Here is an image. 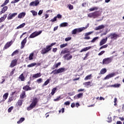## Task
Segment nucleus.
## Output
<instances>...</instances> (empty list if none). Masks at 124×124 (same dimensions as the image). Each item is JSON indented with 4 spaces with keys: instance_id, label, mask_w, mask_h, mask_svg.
Returning a JSON list of instances; mask_svg holds the SVG:
<instances>
[{
    "instance_id": "obj_1",
    "label": "nucleus",
    "mask_w": 124,
    "mask_h": 124,
    "mask_svg": "<svg viewBox=\"0 0 124 124\" xmlns=\"http://www.w3.org/2000/svg\"><path fill=\"white\" fill-rule=\"evenodd\" d=\"M37 103H38V99H37V98H35L33 99V101L30 104V106L27 108L28 111H31V110L35 108Z\"/></svg>"
},
{
    "instance_id": "obj_2",
    "label": "nucleus",
    "mask_w": 124,
    "mask_h": 124,
    "mask_svg": "<svg viewBox=\"0 0 124 124\" xmlns=\"http://www.w3.org/2000/svg\"><path fill=\"white\" fill-rule=\"evenodd\" d=\"M88 28H89V24L86 25L85 27L75 29L72 31V34H76L77 32H81V31H84V30H86V29H88Z\"/></svg>"
},
{
    "instance_id": "obj_3",
    "label": "nucleus",
    "mask_w": 124,
    "mask_h": 124,
    "mask_svg": "<svg viewBox=\"0 0 124 124\" xmlns=\"http://www.w3.org/2000/svg\"><path fill=\"white\" fill-rule=\"evenodd\" d=\"M100 14H99V12L95 11L93 13H89L88 15L89 18H93V19H95V18H97L100 16Z\"/></svg>"
},
{
    "instance_id": "obj_4",
    "label": "nucleus",
    "mask_w": 124,
    "mask_h": 124,
    "mask_svg": "<svg viewBox=\"0 0 124 124\" xmlns=\"http://www.w3.org/2000/svg\"><path fill=\"white\" fill-rule=\"evenodd\" d=\"M112 61H113V57L105 58L103 60L102 64H109L112 62Z\"/></svg>"
},
{
    "instance_id": "obj_5",
    "label": "nucleus",
    "mask_w": 124,
    "mask_h": 124,
    "mask_svg": "<svg viewBox=\"0 0 124 124\" xmlns=\"http://www.w3.org/2000/svg\"><path fill=\"white\" fill-rule=\"evenodd\" d=\"M42 33V31L33 32L30 35L29 38H34V37H36V36H38L39 34H41Z\"/></svg>"
},
{
    "instance_id": "obj_6",
    "label": "nucleus",
    "mask_w": 124,
    "mask_h": 124,
    "mask_svg": "<svg viewBox=\"0 0 124 124\" xmlns=\"http://www.w3.org/2000/svg\"><path fill=\"white\" fill-rule=\"evenodd\" d=\"M108 37H110L111 39H113V40H116L118 37H120V35L117 34L116 33H111L108 35Z\"/></svg>"
},
{
    "instance_id": "obj_7",
    "label": "nucleus",
    "mask_w": 124,
    "mask_h": 124,
    "mask_svg": "<svg viewBox=\"0 0 124 124\" xmlns=\"http://www.w3.org/2000/svg\"><path fill=\"white\" fill-rule=\"evenodd\" d=\"M92 33H93V31L85 33L84 34V39H85L86 40H89V39H91V37H90L89 35H91V34Z\"/></svg>"
},
{
    "instance_id": "obj_8",
    "label": "nucleus",
    "mask_w": 124,
    "mask_h": 124,
    "mask_svg": "<svg viewBox=\"0 0 124 124\" xmlns=\"http://www.w3.org/2000/svg\"><path fill=\"white\" fill-rule=\"evenodd\" d=\"M39 4V0H35V1L31 2L29 5L30 6H37Z\"/></svg>"
},
{
    "instance_id": "obj_9",
    "label": "nucleus",
    "mask_w": 124,
    "mask_h": 124,
    "mask_svg": "<svg viewBox=\"0 0 124 124\" xmlns=\"http://www.w3.org/2000/svg\"><path fill=\"white\" fill-rule=\"evenodd\" d=\"M17 62H18V59H16L12 61L11 64L10 65V67H14V66H16L17 65Z\"/></svg>"
},
{
    "instance_id": "obj_10",
    "label": "nucleus",
    "mask_w": 124,
    "mask_h": 124,
    "mask_svg": "<svg viewBox=\"0 0 124 124\" xmlns=\"http://www.w3.org/2000/svg\"><path fill=\"white\" fill-rule=\"evenodd\" d=\"M11 45H12V41L8 42L3 47V51H4V50H6V49H8V48H9V47H10Z\"/></svg>"
},
{
    "instance_id": "obj_11",
    "label": "nucleus",
    "mask_w": 124,
    "mask_h": 124,
    "mask_svg": "<svg viewBox=\"0 0 124 124\" xmlns=\"http://www.w3.org/2000/svg\"><path fill=\"white\" fill-rule=\"evenodd\" d=\"M68 56H69V57H68ZM63 58L64 59V60L69 61V60H71V59H72V55H70V54L67 53L66 54L64 55Z\"/></svg>"
},
{
    "instance_id": "obj_12",
    "label": "nucleus",
    "mask_w": 124,
    "mask_h": 124,
    "mask_svg": "<svg viewBox=\"0 0 124 124\" xmlns=\"http://www.w3.org/2000/svg\"><path fill=\"white\" fill-rule=\"evenodd\" d=\"M17 16V13H13L12 14H10L7 16V20H12L14 17H15V16Z\"/></svg>"
},
{
    "instance_id": "obj_13",
    "label": "nucleus",
    "mask_w": 124,
    "mask_h": 124,
    "mask_svg": "<svg viewBox=\"0 0 124 124\" xmlns=\"http://www.w3.org/2000/svg\"><path fill=\"white\" fill-rule=\"evenodd\" d=\"M27 97V94H26V91H22L20 94V99H24V98H26Z\"/></svg>"
},
{
    "instance_id": "obj_14",
    "label": "nucleus",
    "mask_w": 124,
    "mask_h": 124,
    "mask_svg": "<svg viewBox=\"0 0 124 124\" xmlns=\"http://www.w3.org/2000/svg\"><path fill=\"white\" fill-rule=\"evenodd\" d=\"M116 76V74L111 73L106 76V77L104 78V80H108V79H110V78H112V77H114V76Z\"/></svg>"
},
{
    "instance_id": "obj_15",
    "label": "nucleus",
    "mask_w": 124,
    "mask_h": 124,
    "mask_svg": "<svg viewBox=\"0 0 124 124\" xmlns=\"http://www.w3.org/2000/svg\"><path fill=\"white\" fill-rule=\"evenodd\" d=\"M27 37H26L22 41L21 43V46L20 47V49H23L24 47H25V45H26V43H27Z\"/></svg>"
},
{
    "instance_id": "obj_16",
    "label": "nucleus",
    "mask_w": 124,
    "mask_h": 124,
    "mask_svg": "<svg viewBox=\"0 0 124 124\" xmlns=\"http://www.w3.org/2000/svg\"><path fill=\"white\" fill-rule=\"evenodd\" d=\"M108 39V37H106V38L102 39L101 41L100 42V46H102V45L105 44V43L107 42Z\"/></svg>"
},
{
    "instance_id": "obj_17",
    "label": "nucleus",
    "mask_w": 124,
    "mask_h": 124,
    "mask_svg": "<svg viewBox=\"0 0 124 124\" xmlns=\"http://www.w3.org/2000/svg\"><path fill=\"white\" fill-rule=\"evenodd\" d=\"M105 28V25L102 24L98 26V27H95V31H100V30H102Z\"/></svg>"
},
{
    "instance_id": "obj_18",
    "label": "nucleus",
    "mask_w": 124,
    "mask_h": 124,
    "mask_svg": "<svg viewBox=\"0 0 124 124\" xmlns=\"http://www.w3.org/2000/svg\"><path fill=\"white\" fill-rule=\"evenodd\" d=\"M67 53H69V50L68 48H65L64 50L61 51L60 55L62 56V55H64V54H66Z\"/></svg>"
},
{
    "instance_id": "obj_19",
    "label": "nucleus",
    "mask_w": 124,
    "mask_h": 124,
    "mask_svg": "<svg viewBox=\"0 0 124 124\" xmlns=\"http://www.w3.org/2000/svg\"><path fill=\"white\" fill-rule=\"evenodd\" d=\"M84 93H79L78 94L74 96V98H76V99H79V98H81V97H83Z\"/></svg>"
},
{
    "instance_id": "obj_20",
    "label": "nucleus",
    "mask_w": 124,
    "mask_h": 124,
    "mask_svg": "<svg viewBox=\"0 0 124 124\" xmlns=\"http://www.w3.org/2000/svg\"><path fill=\"white\" fill-rule=\"evenodd\" d=\"M8 9V7H7V6H4L0 12V14H3V13H5V12L7 11Z\"/></svg>"
},
{
    "instance_id": "obj_21",
    "label": "nucleus",
    "mask_w": 124,
    "mask_h": 124,
    "mask_svg": "<svg viewBox=\"0 0 124 124\" xmlns=\"http://www.w3.org/2000/svg\"><path fill=\"white\" fill-rule=\"evenodd\" d=\"M23 90H24L25 92H28V91H31V88L30 87L29 85H25L23 87Z\"/></svg>"
},
{
    "instance_id": "obj_22",
    "label": "nucleus",
    "mask_w": 124,
    "mask_h": 124,
    "mask_svg": "<svg viewBox=\"0 0 124 124\" xmlns=\"http://www.w3.org/2000/svg\"><path fill=\"white\" fill-rule=\"evenodd\" d=\"M67 69L65 68H60L57 70L58 73H62V72H64L65 71H66Z\"/></svg>"
},
{
    "instance_id": "obj_23",
    "label": "nucleus",
    "mask_w": 124,
    "mask_h": 124,
    "mask_svg": "<svg viewBox=\"0 0 124 124\" xmlns=\"http://www.w3.org/2000/svg\"><path fill=\"white\" fill-rule=\"evenodd\" d=\"M25 16H26V13L22 12V13L19 14V15L18 16V18H19V19H22V18H24V17H25Z\"/></svg>"
},
{
    "instance_id": "obj_24",
    "label": "nucleus",
    "mask_w": 124,
    "mask_h": 124,
    "mask_svg": "<svg viewBox=\"0 0 124 124\" xmlns=\"http://www.w3.org/2000/svg\"><path fill=\"white\" fill-rule=\"evenodd\" d=\"M8 95H9L8 93H7L4 94V95H3V99H2L3 102L5 101V100L7 99V97H8Z\"/></svg>"
},
{
    "instance_id": "obj_25",
    "label": "nucleus",
    "mask_w": 124,
    "mask_h": 124,
    "mask_svg": "<svg viewBox=\"0 0 124 124\" xmlns=\"http://www.w3.org/2000/svg\"><path fill=\"white\" fill-rule=\"evenodd\" d=\"M106 72H107V70L106 69V68H103L100 70V73H99V75L105 74Z\"/></svg>"
},
{
    "instance_id": "obj_26",
    "label": "nucleus",
    "mask_w": 124,
    "mask_h": 124,
    "mask_svg": "<svg viewBox=\"0 0 124 124\" xmlns=\"http://www.w3.org/2000/svg\"><path fill=\"white\" fill-rule=\"evenodd\" d=\"M6 17H7V15L5 14L2 17L0 18V23H2V22H3L5 19H6Z\"/></svg>"
},
{
    "instance_id": "obj_27",
    "label": "nucleus",
    "mask_w": 124,
    "mask_h": 124,
    "mask_svg": "<svg viewBox=\"0 0 124 124\" xmlns=\"http://www.w3.org/2000/svg\"><path fill=\"white\" fill-rule=\"evenodd\" d=\"M91 48H92L91 46H88V47H85V48L82 49L80 51V52L82 53V52H86V51H88V50H90V49H91Z\"/></svg>"
},
{
    "instance_id": "obj_28",
    "label": "nucleus",
    "mask_w": 124,
    "mask_h": 124,
    "mask_svg": "<svg viewBox=\"0 0 124 124\" xmlns=\"http://www.w3.org/2000/svg\"><path fill=\"white\" fill-rule=\"evenodd\" d=\"M41 76V73H38L35 74L33 75L32 78H38Z\"/></svg>"
},
{
    "instance_id": "obj_29",
    "label": "nucleus",
    "mask_w": 124,
    "mask_h": 124,
    "mask_svg": "<svg viewBox=\"0 0 124 124\" xmlns=\"http://www.w3.org/2000/svg\"><path fill=\"white\" fill-rule=\"evenodd\" d=\"M56 92H57V87H55L53 88L51 90V95H54L55 93H56Z\"/></svg>"
},
{
    "instance_id": "obj_30",
    "label": "nucleus",
    "mask_w": 124,
    "mask_h": 124,
    "mask_svg": "<svg viewBox=\"0 0 124 124\" xmlns=\"http://www.w3.org/2000/svg\"><path fill=\"white\" fill-rule=\"evenodd\" d=\"M26 26V23H23L21 24H20L19 26L16 27V30H19V29H22V28H24Z\"/></svg>"
},
{
    "instance_id": "obj_31",
    "label": "nucleus",
    "mask_w": 124,
    "mask_h": 124,
    "mask_svg": "<svg viewBox=\"0 0 124 124\" xmlns=\"http://www.w3.org/2000/svg\"><path fill=\"white\" fill-rule=\"evenodd\" d=\"M14 100V96H12L9 97L8 101V103L9 104V103H11V101H13Z\"/></svg>"
},
{
    "instance_id": "obj_32",
    "label": "nucleus",
    "mask_w": 124,
    "mask_h": 124,
    "mask_svg": "<svg viewBox=\"0 0 124 124\" xmlns=\"http://www.w3.org/2000/svg\"><path fill=\"white\" fill-rule=\"evenodd\" d=\"M19 79L21 80V81H25V77L24 76V74H21L19 77Z\"/></svg>"
},
{
    "instance_id": "obj_33",
    "label": "nucleus",
    "mask_w": 124,
    "mask_h": 124,
    "mask_svg": "<svg viewBox=\"0 0 124 124\" xmlns=\"http://www.w3.org/2000/svg\"><path fill=\"white\" fill-rule=\"evenodd\" d=\"M19 54V49H16L11 54V56H15V55H18Z\"/></svg>"
},
{
    "instance_id": "obj_34",
    "label": "nucleus",
    "mask_w": 124,
    "mask_h": 124,
    "mask_svg": "<svg viewBox=\"0 0 124 124\" xmlns=\"http://www.w3.org/2000/svg\"><path fill=\"white\" fill-rule=\"evenodd\" d=\"M91 79H92V74L87 76L85 78L84 80L87 81V80H91Z\"/></svg>"
},
{
    "instance_id": "obj_35",
    "label": "nucleus",
    "mask_w": 124,
    "mask_h": 124,
    "mask_svg": "<svg viewBox=\"0 0 124 124\" xmlns=\"http://www.w3.org/2000/svg\"><path fill=\"white\" fill-rule=\"evenodd\" d=\"M50 81H51L50 78L47 79L43 84V86H47V84L50 83Z\"/></svg>"
},
{
    "instance_id": "obj_36",
    "label": "nucleus",
    "mask_w": 124,
    "mask_h": 124,
    "mask_svg": "<svg viewBox=\"0 0 124 124\" xmlns=\"http://www.w3.org/2000/svg\"><path fill=\"white\" fill-rule=\"evenodd\" d=\"M68 23L67 22H63L60 24V27H67Z\"/></svg>"
},
{
    "instance_id": "obj_37",
    "label": "nucleus",
    "mask_w": 124,
    "mask_h": 124,
    "mask_svg": "<svg viewBox=\"0 0 124 124\" xmlns=\"http://www.w3.org/2000/svg\"><path fill=\"white\" fill-rule=\"evenodd\" d=\"M24 121H25V118L24 117H21L19 120L18 121H17V124H22V123H23V122H24Z\"/></svg>"
},
{
    "instance_id": "obj_38",
    "label": "nucleus",
    "mask_w": 124,
    "mask_h": 124,
    "mask_svg": "<svg viewBox=\"0 0 124 124\" xmlns=\"http://www.w3.org/2000/svg\"><path fill=\"white\" fill-rule=\"evenodd\" d=\"M110 87H113V88H120V87H121V84H115L111 85Z\"/></svg>"
},
{
    "instance_id": "obj_39",
    "label": "nucleus",
    "mask_w": 124,
    "mask_h": 124,
    "mask_svg": "<svg viewBox=\"0 0 124 124\" xmlns=\"http://www.w3.org/2000/svg\"><path fill=\"white\" fill-rule=\"evenodd\" d=\"M29 61H31L33 60V52L31 53L29 57Z\"/></svg>"
},
{
    "instance_id": "obj_40",
    "label": "nucleus",
    "mask_w": 124,
    "mask_h": 124,
    "mask_svg": "<svg viewBox=\"0 0 124 124\" xmlns=\"http://www.w3.org/2000/svg\"><path fill=\"white\" fill-rule=\"evenodd\" d=\"M97 9H98L97 7H94L89 9V11L91 12L92 11H94V10H97Z\"/></svg>"
},
{
    "instance_id": "obj_41",
    "label": "nucleus",
    "mask_w": 124,
    "mask_h": 124,
    "mask_svg": "<svg viewBox=\"0 0 124 124\" xmlns=\"http://www.w3.org/2000/svg\"><path fill=\"white\" fill-rule=\"evenodd\" d=\"M9 2V0H5L4 2L1 5V7H3V6H5Z\"/></svg>"
},
{
    "instance_id": "obj_42",
    "label": "nucleus",
    "mask_w": 124,
    "mask_h": 124,
    "mask_svg": "<svg viewBox=\"0 0 124 124\" xmlns=\"http://www.w3.org/2000/svg\"><path fill=\"white\" fill-rule=\"evenodd\" d=\"M22 105H23L22 100H18L17 101V105H18V106H22Z\"/></svg>"
},
{
    "instance_id": "obj_43",
    "label": "nucleus",
    "mask_w": 124,
    "mask_h": 124,
    "mask_svg": "<svg viewBox=\"0 0 124 124\" xmlns=\"http://www.w3.org/2000/svg\"><path fill=\"white\" fill-rule=\"evenodd\" d=\"M36 63H32L27 65V67H33V66H35L36 65Z\"/></svg>"
},
{
    "instance_id": "obj_44",
    "label": "nucleus",
    "mask_w": 124,
    "mask_h": 124,
    "mask_svg": "<svg viewBox=\"0 0 124 124\" xmlns=\"http://www.w3.org/2000/svg\"><path fill=\"white\" fill-rule=\"evenodd\" d=\"M48 53L47 50H46V49L45 48L43 49L41 51V54H42V55H44L45 54H46Z\"/></svg>"
},
{
    "instance_id": "obj_45",
    "label": "nucleus",
    "mask_w": 124,
    "mask_h": 124,
    "mask_svg": "<svg viewBox=\"0 0 124 124\" xmlns=\"http://www.w3.org/2000/svg\"><path fill=\"white\" fill-rule=\"evenodd\" d=\"M99 38V37H95L93 38V39L91 41V43H94V42H95L96 40H97V39H98Z\"/></svg>"
},
{
    "instance_id": "obj_46",
    "label": "nucleus",
    "mask_w": 124,
    "mask_h": 124,
    "mask_svg": "<svg viewBox=\"0 0 124 124\" xmlns=\"http://www.w3.org/2000/svg\"><path fill=\"white\" fill-rule=\"evenodd\" d=\"M45 48L46 50V51H47V53L49 51H51V49L49 46H46V48Z\"/></svg>"
},
{
    "instance_id": "obj_47",
    "label": "nucleus",
    "mask_w": 124,
    "mask_h": 124,
    "mask_svg": "<svg viewBox=\"0 0 124 124\" xmlns=\"http://www.w3.org/2000/svg\"><path fill=\"white\" fill-rule=\"evenodd\" d=\"M67 45H68L67 43L62 44L60 45V48L61 49H62V48H64V47H66Z\"/></svg>"
},
{
    "instance_id": "obj_48",
    "label": "nucleus",
    "mask_w": 124,
    "mask_h": 124,
    "mask_svg": "<svg viewBox=\"0 0 124 124\" xmlns=\"http://www.w3.org/2000/svg\"><path fill=\"white\" fill-rule=\"evenodd\" d=\"M61 65V62H59L57 64H55L54 65V68H52V69H55V68H58V67H59V65Z\"/></svg>"
},
{
    "instance_id": "obj_49",
    "label": "nucleus",
    "mask_w": 124,
    "mask_h": 124,
    "mask_svg": "<svg viewBox=\"0 0 124 124\" xmlns=\"http://www.w3.org/2000/svg\"><path fill=\"white\" fill-rule=\"evenodd\" d=\"M31 12L33 16H37V12H36L35 11L32 10L31 11Z\"/></svg>"
},
{
    "instance_id": "obj_50",
    "label": "nucleus",
    "mask_w": 124,
    "mask_h": 124,
    "mask_svg": "<svg viewBox=\"0 0 124 124\" xmlns=\"http://www.w3.org/2000/svg\"><path fill=\"white\" fill-rule=\"evenodd\" d=\"M13 109H14V107L12 106L11 107H10L8 109V113H10L12 110H13Z\"/></svg>"
},
{
    "instance_id": "obj_51",
    "label": "nucleus",
    "mask_w": 124,
    "mask_h": 124,
    "mask_svg": "<svg viewBox=\"0 0 124 124\" xmlns=\"http://www.w3.org/2000/svg\"><path fill=\"white\" fill-rule=\"evenodd\" d=\"M89 55H90V52H88L86 54L85 56L83 58V61H85V60H87V58H88V57H89Z\"/></svg>"
},
{
    "instance_id": "obj_52",
    "label": "nucleus",
    "mask_w": 124,
    "mask_h": 124,
    "mask_svg": "<svg viewBox=\"0 0 124 124\" xmlns=\"http://www.w3.org/2000/svg\"><path fill=\"white\" fill-rule=\"evenodd\" d=\"M85 86H90L91 85V81L85 82L83 83Z\"/></svg>"
},
{
    "instance_id": "obj_53",
    "label": "nucleus",
    "mask_w": 124,
    "mask_h": 124,
    "mask_svg": "<svg viewBox=\"0 0 124 124\" xmlns=\"http://www.w3.org/2000/svg\"><path fill=\"white\" fill-rule=\"evenodd\" d=\"M107 47H108V45H105L100 47V50H101V49H103L104 48H107Z\"/></svg>"
},
{
    "instance_id": "obj_54",
    "label": "nucleus",
    "mask_w": 124,
    "mask_h": 124,
    "mask_svg": "<svg viewBox=\"0 0 124 124\" xmlns=\"http://www.w3.org/2000/svg\"><path fill=\"white\" fill-rule=\"evenodd\" d=\"M52 73H53V74L55 75V74H59V73L58 72V70H54L53 71H52V72H51V74Z\"/></svg>"
},
{
    "instance_id": "obj_55",
    "label": "nucleus",
    "mask_w": 124,
    "mask_h": 124,
    "mask_svg": "<svg viewBox=\"0 0 124 124\" xmlns=\"http://www.w3.org/2000/svg\"><path fill=\"white\" fill-rule=\"evenodd\" d=\"M36 82L38 83V84H40V83L42 82V78H40L37 79Z\"/></svg>"
},
{
    "instance_id": "obj_56",
    "label": "nucleus",
    "mask_w": 124,
    "mask_h": 124,
    "mask_svg": "<svg viewBox=\"0 0 124 124\" xmlns=\"http://www.w3.org/2000/svg\"><path fill=\"white\" fill-rule=\"evenodd\" d=\"M68 6L69 7V9H70V10H72V9H73L74 7H73V5L69 4V5H68Z\"/></svg>"
},
{
    "instance_id": "obj_57",
    "label": "nucleus",
    "mask_w": 124,
    "mask_h": 124,
    "mask_svg": "<svg viewBox=\"0 0 124 124\" xmlns=\"http://www.w3.org/2000/svg\"><path fill=\"white\" fill-rule=\"evenodd\" d=\"M55 17H56V18H58V19H62V16L61 14H58Z\"/></svg>"
},
{
    "instance_id": "obj_58",
    "label": "nucleus",
    "mask_w": 124,
    "mask_h": 124,
    "mask_svg": "<svg viewBox=\"0 0 124 124\" xmlns=\"http://www.w3.org/2000/svg\"><path fill=\"white\" fill-rule=\"evenodd\" d=\"M56 21H57V17L56 16H55L53 18L50 20V22H52V23L54 22H56Z\"/></svg>"
},
{
    "instance_id": "obj_59",
    "label": "nucleus",
    "mask_w": 124,
    "mask_h": 124,
    "mask_svg": "<svg viewBox=\"0 0 124 124\" xmlns=\"http://www.w3.org/2000/svg\"><path fill=\"white\" fill-rule=\"evenodd\" d=\"M18 1H20V0H15L14 1H12L11 2V3H12V4L16 3L17 2H18Z\"/></svg>"
},
{
    "instance_id": "obj_60",
    "label": "nucleus",
    "mask_w": 124,
    "mask_h": 124,
    "mask_svg": "<svg viewBox=\"0 0 124 124\" xmlns=\"http://www.w3.org/2000/svg\"><path fill=\"white\" fill-rule=\"evenodd\" d=\"M69 40H71V37H68L65 38V41L66 42L69 41Z\"/></svg>"
},
{
    "instance_id": "obj_61",
    "label": "nucleus",
    "mask_w": 124,
    "mask_h": 124,
    "mask_svg": "<svg viewBox=\"0 0 124 124\" xmlns=\"http://www.w3.org/2000/svg\"><path fill=\"white\" fill-rule=\"evenodd\" d=\"M104 53H105V51L103 50L102 51H101L99 53H98V56H101L102 55H103V54H104Z\"/></svg>"
},
{
    "instance_id": "obj_62",
    "label": "nucleus",
    "mask_w": 124,
    "mask_h": 124,
    "mask_svg": "<svg viewBox=\"0 0 124 124\" xmlns=\"http://www.w3.org/2000/svg\"><path fill=\"white\" fill-rule=\"evenodd\" d=\"M78 93H81V92H85V89H80L78 90Z\"/></svg>"
},
{
    "instance_id": "obj_63",
    "label": "nucleus",
    "mask_w": 124,
    "mask_h": 124,
    "mask_svg": "<svg viewBox=\"0 0 124 124\" xmlns=\"http://www.w3.org/2000/svg\"><path fill=\"white\" fill-rule=\"evenodd\" d=\"M61 99V96L57 97L56 99H54V101H59Z\"/></svg>"
},
{
    "instance_id": "obj_64",
    "label": "nucleus",
    "mask_w": 124,
    "mask_h": 124,
    "mask_svg": "<svg viewBox=\"0 0 124 124\" xmlns=\"http://www.w3.org/2000/svg\"><path fill=\"white\" fill-rule=\"evenodd\" d=\"M42 13H43V10H40L39 11L38 14V15H41V14H42Z\"/></svg>"
}]
</instances>
